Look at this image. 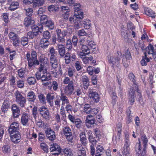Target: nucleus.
I'll return each mask as SVG.
<instances>
[{
    "instance_id": "nucleus-25",
    "label": "nucleus",
    "mask_w": 156,
    "mask_h": 156,
    "mask_svg": "<svg viewBox=\"0 0 156 156\" xmlns=\"http://www.w3.org/2000/svg\"><path fill=\"white\" fill-rule=\"evenodd\" d=\"M82 79L83 83L84 88L85 89H87L89 86V80L88 77L85 75H83L82 77Z\"/></svg>"
},
{
    "instance_id": "nucleus-14",
    "label": "nucleus",
    "mask_w": 156,
    "mask_h": 156,
    "mask_svg": "<svg viewBox=\"0 0 156 156\" xmlns=\"http://www.w3.org/2000/svg\"><path fill=\"white\" fill-rule=\"evenodd\" d=\"M139 143L136 144L135 147V150L136 152L139 154V156L142 155L144 156L146 153V151L144 148L142 151V148L141 147L140 141V139H138Z\"/></svg>"
},
{
    "instance_id": "nucleus-57",
    "label": "nucleus",
    "mask_w": 156,
    "mask_h": 156,
    "mask_svg": "<svg viewBox=\"0 0 156 156\" xmlns=\"http://www.w3.org/2000/svg\"><path fill=\"white\" fill-rule=\"evenodd\" d=\"M68 76L70 77H72L73 75V73L74 72V69L71 68H69L67 70Z\"/></svg>"
},
{
    "instance_id": "nucleus-60",
    "label": "nucleus",
    "mask_w": 156,
    "mask_h": 156,
    "mask_svg": "<svg viewBox=\"0 0 156 156\" xmlns=\"http://www.w3.org/2000/svg\"><path fill=\"white\" fill-rule=\"evenodd\" d=\"M43 36L44 37V39L48 40L50 38L51 35L50 33L48 31H46L44 32Z\"/></svg>"
},
{
    "instance_id": "nucleus-49",
    "label": "nucleus",
    "mask_w": 156,
    "mask_h": 156,
    "mask_svg": "<svg viewBox=\"0 0 156 156\" xmlns=\"http://www.w3.org/2000/svg\"><path fill=\"white\" fill-rule=\"evenodd\" d=\"M50 58L56 57V53L55 52L54 48L52 47L50 49Z\"/></svg>"
},
{
    "instance_id": "nucleus-38",
    "label": "nucleus",
    "mask_w": 156,
    "mask_h": 156,
    "mask_svg": "<svg viewBox=\"0 0 156 156\" xmlns=\"http://www.w3.org/2000/svg\"><path fill=\"white\" fill-rule=\"evenodd\" d=\"M61 100V96H57L55 99L54 102L55 107L57 108H59L60 106V102Z\"/></svg>"
},
{
    "instance_id": "nucleus-52",
    "label": "nucleus",
    "mask_w": 156,
    "mask_h": 156,
    "mask_svg": "<svg viewBox=\"0 0 156 156\" xmlns=\"http://www.w3.org/2000/svg\"><path fill=\"white\" fill-rule=\"evenodd\" d=\"M74 9L75 12L80 10L81 5L79 3H76L74 5Z\"/></svg>"
},
{
    "instance_id": "nucleus-8",
    "label": "nucleus",
    "mask_w": 156,
    "mask_h": 156,
    "mask_svg": "<svg viewBox=\"0 0 156 156\" xmlns=\"http://www.w3.org/2000/svg\"><path fill=\"white\" fill-rule=\"evenodd\" d=\"M39 111L40 114L44 119L47 120L49 119L50 113L47 108L44 106H41L40 108Z\"/></svg>"
},
{
    "instance_id": "nucleus-9",
    "label": "nucleus",
    "mask_w": 156,
    "mask_h": 156,
    "mask_svg": "<svg viewBox=\"0 0 156 156\" xmlns=\"http://www.w3.org/2000/svg\"><path fill=\"white\" fill-rule=\"evenodd\" d=\"M50 150L53 155H58L61 152V149L57 144L53 143L50 145Z\"/></svg>"
},
{
    "instance_id": "nucleus-15",
    "label": "nucleus",
    "mask_w": 156,
    "mask_h": 156,
    "mask_svg": "<svg viewBox=\"0 0 156 156\" xmlns=\"http://www.w3.org/2000/svg\"><path fill=\"white\" fill-rule=\"evenodd\" d=\"M10 134L11 140L12 142L17 143L20 142L21 136L18 132Z\"/></svg>"
},
{
    "instance_id": "nucleus-20",
    "label": "nucleus",
    "mask_w": 156,
    "mask_h": 156,
    "mask_svg": "<svg viewBox=\"0 0 156 156\" xmlns=\"http://www.w3.org/2000/svg\"><path fill=\"white\" fill-rule=\"evenodd\" d=\"M144 10L145 13L147 16L152 18H155L156 16L155 13L151 9L145 7Z\"/></svg>"
},
{
    "instance_id": "nucleus-4",
    "label": "nucleus",
    "mask_w": 156,
    "mask_h": 156,
    "mask_svg": "<svg viewBox=\"0 0 156 156\" xmlns=\"http://www.w3.org/2000/svg\"><path fill=\"white\" fill-rule=\"evenodd\" d=\"M40 61L41 64L40 65V66L38 68V71L36 74L37 79V74L39 73L40 76H41L42 73L47 71V67L48 66V59L47 57H45L44 55H42L41 56Z\"/></svg>"
},
{
    "instance_id": "nucleus-62",
    "label": "nucleus",
    "mask_w": 156,
    "mask_h": 156,
    "mask_svg": "<svg viewBox=\"0 0 156 156\" xmlns=\"http://www.w3.org/2000/svg\"><path fill=\"white\" fill-rule=\"evenodd\" d=\"M87 43L89 46L92 48L94 49L96 48V44L95 42L92 41H87Z\"/></svg>"
},
{
    "instance_id": "nucleus-56",
    "label": "nucleus",
    "mask_w": 156,
    "mask_h": 156,
    "mask_svg": "<svg viewBox=\"0 0 156 156\" xmlns=\"http://www.w3.org/2000/svg\"><path fill=\"white\" fill-rule=\"evenodd\" d=\"M78 34L80 36H86L87 35V33L84 29H82L79 30Z\"/></svg>"
},
{
    "instance_id": "nucleus-47",
    "label": "nucleus",
    "mask_w": 156,
    "mask_h": 156,
    "mask_svg": "<svg viewBox=\"0 0 156 156\" xmlns=\"http://www.w3.org/2000/svg\"><path fill=\"white\" fill-rule=\"evenodd\" d=\"M141 141L143 142L144 144V147L145 148L146 146L147 143L148 142V140L145 135H143L141 138Z\"/></svg>"
},
{
    "instance_id": "nucleus-7",
    "label": "nucleus",
    "mask_w": 156,
    "mask_h": 156,
    "mask_svg": "<svg viewBox=\"0 0 156 156\" xmlns=\"http://www.w3.org/2000/svg\"><path fill=\"white\" fill-rule=\"evenodd\" d=\"M74 82L73 80H70L68 85L66 86L63 89L64 94L66 95H70L73 93L74 89Z\"/></svg>"
},
{
    "instance_id": "nucleus-17",
    "label": "nucleus",
    "mask_w": 156,
    "mask_h": 156,
    "mask_svg": "<svg viewBox=\"0 0 156 156\" xmlns=\"http://www.w3.org/2000/svg\"><path fill=\"white\" fill-rule=\"evenodd\" d=\"M12 110L14 118H17L19 116L20 114V110L16 105L14 104L12 106Z\"/></svg>"
},
{
    "instance_id": "nucleus-59",
    "label": "nucleus",
    "mask_w": 156,
    "mask_h": 156,
    "mask_svg": "<svg viewBox=\"0 0 156 156\" xmlns=\"http://www.w3.org/2000/svg\"><path fill=\"white\" fill-rule=\"evenodd\" d=\"M76 127L78 128H79L82 124V122L80 119H76L73 122Z\"/></svg>"
},
{
    "instance_id": "nucleus-55",
    "label": "nucleus",
    "mask_w": 156,
    "mask_h": 156,
    "mask_svg": "<svg viewBox=\"0 0 156 156\" xmlns=\"http://www.w3.org/2000/svg\"><path fill=\"white\" fill-rule=\"evenodd\" d=\"M28 40L27 37L22 38L21 41V43L23 46H25L28 44Z\"/></svg>"
},
{
    "instance_id": "nucleus-37",
    "label": "nucleus",
    "mask_w": 156,
    "mask_h": 156,
    "mask_svg": "<svg viewBox=\"0 0 156 156\" xmlns=\"http://www.w3.org/2000/svg\"><path fill=\"white\" fill-rule=\"evenodd\" d=\"M44 24L50 29H53L54 27V23L51 20H47Z\"/></svg>"
},
{
    "instance_id": "nucleus-61",
    "label": "nucleus",
    "mask_w": 156,
    "mask_h": 156,
    "mask_svg": "<svg viewBox=\"0 0 156 156\" xmlns=\"http://www.w3.org/2000/svg\"><path fill=\"white\" fill-rule=\"evenodd\" d=\"M2 150L4 153H7L10 151V148L8 145H5L2 148Z\"/></svg>"
},
{
    "instance_id": "nucleus-33",
    "label": "nucleus",
    "mask_w": 156,
    "mask_h": 156,
    "mask_svg": "<svg viewBox=\"0 0 156 156\" xmlns=\"http://www.w3.org/2000/svg\"><path fill=\"white\" fill-rule=\"evenodd\" d=\"M134 91L133 89H131L129 92V102L131 105L133 104L134 102Z\"/></svg>"
},
{
    "instance_id": "nucleus-16",
    "label": "nucleus",
    "mask_w": 156,
    "mask_h": 156,
    "mask_svg": "<svg viewBox=\"0 0 156 156\" xmlns=\"http://www.w3.org/2000/svg\"><path fill=\"white\" fill-rule=\"evenodd\" d=\"M88 96L90 98H91L94 101L98 102L100 99L99 95L97 92L94 91H90L89 93Z\"/></svg>"
},
{
    "instance_id": "nucleus-40",
    "label": "nucleus",
    "mask_w": 156,
    "mask_h": 156,
    "mask_svg": "<svg viewBox=\"0 0 156 156\" xmlns=\"http://www.w3.org/2000/svg\"><path fill=\"white\" fill-rule=\"evenodd\" d=\"M91 111V108L90 105L89 104H85L83 107V112L85 113L86 114H89L90 113Z\"/></svg>"
},
{
    "instance_id": "nucleus-12",
    "label": "nucleus",
    "mask_w": 156,
    "mask_h": 156,
    "mask_svg": "<svg viewBox=\"0 0 156 156\" xmlns=\"http://www.w3.org/2000/svg\"><path fill=\"white\" fill-rule=\"evenodd\" d=\"M45 133L47 138L50 141H53L56 139L55 132L51 128H48L45 130Z\"/></svg>"
},
{
    "instance_id": "nucleus-46",
    "label": "nucleus",
    "mask_w": 156,
    "mask_h": 156,
    "mask_svg": "<svg viewBox=\"0 0 156 156\" xmlns=\"http://www.w3.org/2000/svg\"><path fill=\"white\" fill-rule=\"evenodd\" d=\"M27 80L28 83L30 85H34L36 81L35 78L33 77L28 78Z\"/></svg>"
},
{
    "instance_id": "nucleus-50",
    "label": "nucleus",
    "mask_w": 156,
    "mask_h": 156,
    "mask_svg": "<svg viewBox=\"0 0 156 156\" xmlns=\"http://www.w3.org/2000/svg\"><path fill=\"white\" fill-rule=\"evenodd\" d=\"M70 55L69 53H67L65 56L66 63L67 64L69 63L70 62Z\"/></svg>"
},
{
    "instance_id": "nucleus-31",
    "label": "nucleus",
    "mask_w": 156,
    "mask_h": 156,
    "mask_svg": "<svg viewBox=\"0 0 156 156\" xmlns=\"http://www.w3.org/2000/svg\"><path fill=\"white\" fill-rule=\"evenodd\" d=\"M63 94L62 93L61 95V101H62L61 106H64L65 105H66L69 103V101L67 98L66 96L63 95Z\"/></svg>"
},
{
    "instance_id": "nucleus-18",
    "label": "nucleus",
    "mask_w": 156,
    "mask_h": 156,
    "mask_svg": "<svg viewBox=\"0 0 156 156\" xmlns=\"http://www.w3.org/2000/svg\"><path fill=\"white\" fill-rule=\"evenodd\" d=\"M82 57H80L82 60L85 64H93L96 61L95 60H93V57L91 56L89 57H85V56H83Z\"/></svg>"
},
{
    "instance_id": "nucleus-39",
    "label": "nucleus",
    "mask_w": 156,
    "mask_h": 156,
    "mask_svg": "<svg viewBox=\"0 0 156 156\" xmlns=\"http://www.w3.org/2000/svg\"><path fill=\"white\" fill-rule=\"evenodd\" d=\"M19 6V4L17 2H14L11 3L9 8L11 11H14L18 8Z\"/></svg>"
},
{
    "instance_id": "nucleus-11",
    "label": "nucleus",
    "mask_w": 156,
    "mask_h": 156,
    "mask_svg": "<svg viewBox=\"0 0 156 156\" xmlns=\"http://www.w3.org/2000/svg\"><path fill=\"white\" fill-rule=\"evenodd\" d=\"M40 74L39 73L37 74V79L38 80H40L42 82L48 81L50 79V74L47 72V71L43 73L41 77Z\"/></svg>"
},
{
    "instance_id": "nucleus-26",
    "label": "nucleus",
    "mask_w": 156,
    "mask_h": 156,
    "mask_svg": "<svg viewBox=\"0 0 156 156\" xmlns=\"http://www.w3.org/2000/svg\"><path fill=\"white\" fill-rule=\"evenodd\" d=\"M66 35V32L65 30L62 31V33L61 35L57 36V41L61 43H63L65 42V39L64 37Z\"/></svg>"
},
{
    "instance_id": "nucleus-58",
    "label": "nucleus",
    "mask_w": 156,
    "mask_h": 156,
    "mask_svg": "<svg viewBox=\"0 0 156 156\" xmlns=\"http://www.w3.org/2000/svg\"><path fill=\"white\" fill-rule=\"evenodd\" d=\"M48 20L47 16L46 15H42L41 17V23L43 24H44Z\"/></svg>"
},
{
    "instance_id": "nucleus-1",
    "label": "nucleus",
    "mask_w": 156,
    "mask_h": 156,
    "mask_svg": "<svg viewBox=\"0 0 156 156\" xmlns=\"http://www.w3.org/2000/svg\"><path fill=\"white\" fill-rule=\"evenodd\" d=\"M146 51L144 52V56H143L140 61L142 66L147 65V63L150 61V59H156V45L154 47L150 44L146 49Z\"/></svg>"
},
{
    "instance_id": "nucleus-45",
    "label": "nucleus",
    "mask_w": 156,
    "mask_h": 156,
    "mask_svg": "<svg viewBox=\"0 0 156 156\" xmlns=\"http://www.w3.org/2000/svg\"><path fill=\"white\" fill-rule=\"evenodd\" d=\"M3 20L5 22V25H6L9 21V15L7 13L2 14Z\"/></svg>"
},
{
    "instance_id": "nucleus-41",
    "label": "nucleus",
    "mask_w": 156,
    "mask_h": 156,
    "mask_svg": "<svg viewBox=\"0 0 156 156\" xmlns=\"http://www.w3.org/2000/svg\"><path fill=\"white\" fill-rule=\"evenodd\" d=\"M83 22V25H84V27L86 29H88L90 26L91 23L90 20L88 19H86Z\"/></svg>"
},
{
    "instance_id": "nucleus-42",
    "label": "nucleus",
    "mask_w": 156,
    "mask_h": 156,
    "mask_svg": "<svg viewBox=\"0 0 156 156\" xmlns=\"http://www.w3.org/2000/svg\"><path fill=\"white\" fill-rule=\"evenodd\" d=\"M64 134L65 136L72 133L71 130L69 127H65L63 129Z\"/></svg>"
},
{
    "instance_id": "nucleus-13",
    "label": "nucleus",
    "mask_w": 156,
    "mask_h": 156,
    "mask_svg": "<svg viewBox=\"0 0 156 156\" xmlns=\"http://www.w3.org/2000/svg\"><path fill=\"white\" fill-rule=\"evenodd\" d=\"M19 124L17 122H14L11 124L9 129V133L10 134H13L18 132L19 129Z\"/></svg>"
},
{
    "instance_id": "nucleus-2",
    "label": "nucleus",
    "mask_w": 156,
    "mask_h": 156,
    "mask_svg": "<svg viewBox=\"0 0 156 156\" xmlns=\"http://www.w3.org/2000/svg\"><path fill=\"white\" fill-rule=\"evenodd\" d=\"M83 18V13L81 10L75 12L73 17L69 18V20L74 24V26L77 29L80 27L81 25L82 21L80 20L82 19Z\"/></svg>"
},
{
    "instance_id": "nucleus-3",
    "label": "nucleus",
    "mask_w": 156,
    "mask_h": 156,
    "mask_svg": "<svg viewBox=\"0 0 156 156\" xmlns=\"http://www.w3.org/2000/svg\"><path fill=\"white\" fill-rule=\"evenodd\" d=\"M26 57L28 62V66L30 67H31L34 65H38L39 64V61L37 60V53L34 51H32L31 56L30 54L27 52Z\"/></svg>"
},
{
    "instance_id": "nucleus-6",
    "label": "nucleus",
    "mask_w": 156,
    "mask_h": 156,
    "mask_svg": "<svg viewBox=\"0 0 156 156\" xmlns=\"http://www.w3.org/2000/svg\"><path fill=\"white\" fill-rule=\"evenodd\" d=\"M14 95L16 102L21 107H24L26 102V99L18 91L15 92Z\"/></svg>"
},
{
    "instance_id": "nucleus-23",
    "label": "nucleus",
    "mask_w": 156,
    "mask_h": 156,
    "mask_svg": "<svg viewBox=\"0 0 156 156\" xmlns=\"http://www.w3.org/2000/svg\"><path fill=\"white\" fill-rule=\"evenodd\" d=\"M34 22V21L30 17H25L24 19V24L26 27H28L33 25Z\"/></svg>"
},
{
    "instance_id": "nucleus-30",
    "label": "nucleus",
    "mask_w": 156,
    "mask_h": 156,
    "mask_svg": "<svg viewBox=\"0 0 156 156\" xmlns=\"http://www.w3.org/2000/svg\"><path fill=\"white\" fill-rule=\"evenodd\" d=\"M122 124L121 123H119L117 126L118 130V133L117 135L118 136V137H116V140L119 141L120 140V137L121 133L122 132Z\"/></svg>"
},
{
    "instance_id": "nucleus-24",
    "label": "nucleus",
    "mask_w": 156,
    "mask_h": 156,
    "mask_svg": "<svg viewBox=\"0 0 156 156\" xmlns=\"http://www.w3.org/2000/svg\"><path fill=\"white\" fill-rule=\"evenodd\" d=\"M49 44V43L47 39L42 38L40 41V46L42 48H46Z\"/></svg>"
},
{
    "instance_id": "nucleus-5",
    "label": "nucleus",
    "mask_w": 156,
    "mask_h": 156,
    "mask_svg": "<svg viewBox=\"0 0 156 156\" xmlns=\"http://www.w3.org/2000/svg\"><path fill=\"white\" fill-rule=\"evenodd\" d=\"M122 57V55L120 52L118 51L114 56H108V60L113 65L117 66L119 63L121 58Z\"/></svg>"
},
{
    "instance_id": "nucleus-51",
    "label": "nucleus",
    "mask_w": 156,
    "mask_h": 156,
    "mask_svg": "<svg viewBox=\"0 0 156 156\" xmlns=\"http://www.w3.org/2000/svg\"><path fill=\"white\" fill-rule=\"evenodd\" d=\"M48 10L50 12H54L58 10V7H55L53 5H51L49 6L48 8Z\"/></svg>"
},
{
    "instance_id": "nucleus-53",
    "label": "nucleus",
    "mask_w": 156,
    "mask_h": 156,
    "mask_svg": "<svg viewBox=\"0 0 156 156\" xmlns=\"http://www.w3.org/2000/svg\"><path fill=\"white\" fill-rule=\"evenodd\" d=\"M39 100L40 102L43 104L45 103V98L44 94H42L38 96Z\"/></svg>"
},
{
    "instance_id": "nucleus-54",
    "label": "nucleus",
    "mask_w": 156,
    "mask_h": 156,
    "mask_svg": "<svg viewBox=\"0 0 156 156\" xmlns=\"http://www.w3.org/2000/svg\"><path fill=\"white\" fill-rule=\"evenodd\" d=\"M51 85L53 89L55 91L58 88V83L56 81H53L52 82Z\"/></svg>"
},
{
    "instance_id": "nucleus-32",
    "label": "nucleus",
    "mask_w": 156,
    "mask_h": 156,
    "mask_svg": "<svg viewBox=\"0 0 156 156\" xmlns=\"http://www.w3.org/2000/svg\"><path fill=\"white\" fill-rule=\"evenodd\" d=\"M58 52L60 55L62 57H63L65 55L66 51L65 47L63 45L59 44L58 45Z\"/></svg>"
},
{
    "instance_id": "nucleus-27",
    "label": "nucleus",
    "mask_w": 156,
    "mask_h": 156,
    "mask_svg": "<svg viewBox=\"0 0 156 156\" xmlns=\"http://www.w3.org/2000/svg\"><path fill=\"white\" fill-rule=\"evenodd\" d=\"M63 152L65 156H73V154L72 150L69 147L64 148Z\"/></svg>"
},
{
    "instance_id": "nucleus-22",
    "label": "nucleus",
    "mask_w": 156,
    "mask_h": 156,
    "mask_svg": "<svg viewBox=\"0 0 156 156\" xmlns=\"http://www.w3.org/2000/svg\"><path fill=\"white\" fill-rule=\"evenodd\" d=\"M9 100L7 99L5 100L1 108L2 111L4 112L7 111L9 108Z\"/></svg>"
},
{
    "instance_id": "nucleus-21",
    "label": "nucleus",
    "mask_w": 156,
    "mask_h": 156,
    "mask_svg": "<svg viewBox=\"0 0 156 156\" xmlns=\"http://www.w3.org/2000/svg\"><path fill=\"white\" fill-rule=\"evenodd\" d=\"M29 119V117L28 114L25 113H23L21 118V121L22 124L24 126L27 125L28 123Z\"/></svg>"
},
{
    "instance_id": "nucleus-10",
    "label": "nucleus",
    "mask_w": 156,
    "mask_h": 156,
    "mask_svg": "<svg viewBox=\"0 0 156 156\" xmlns=\"http://www.w3.org/2000/svg\"><path fill=\"white\" fill-rule=\"evenodd\" d=\"M8 36L9 39L12 41L13 45L15 46H17L20 42L17 35L14 32H10Z\"/></svg>"
},
{
    "instance_id": "nucleus-43",
    "label": "nucleus",
    "mask_w": 156,
    "mask_h": 156,
    "mask_svg": "<svg viewBox=\"0 0 156 156\" xmlns=\"http://www.w3.org/2000/svg\"><path fill=\"white\" fill-rule=\"evenodd\" d=\"M40 147L43 151L46 153L48 151V145L44 143H41L40 144Z\"/></svg>"
},
{
    "instance_id": "nucleus-64",
    "label": "nucleus",
    "mask_w": 156,
    "mask_h": 156,
    "mask_svg": "<svg viewBox=\"0 0 156 156\" xmlns=\"http://www.w3.org/2000/svg\"><path fill=\"white\" fill-rule=\"evenodd\" d=\"M45 139V136L44 134L40 132L38 135V140L40 141H42Z\"/></svg>"
},
{
    "instance_id": "nucleus-34",
    "label": "nucleus",
    "mask_w": 156,
    "mask_h": 156,
    "mask_svg": "<svg viewBox=\"0 0 156 156\" xmlns=\"http://www.w3.org/2000/svg\"><path fill=\"white\" fill-rule=\"evenodd\" d=\"M129 147H123L122 153L123 156H129L130 155Z\"/></svg>"
},
{
    "instance_id": "nucleus-63",
    "label": "nucleus",
    "mask_w": 156,
    "mask_h": 156,
    "mask_svg": "<svg viewBox=\"0 0 156 156\" xmlns=\"http://www.w3.org/2000/svg\"><path fill=\"white\" fill-rule=\"evenodd\" d=\"M124 55V58H126V59H127V60H130L131 59L132 57L130 53L128 51H127L126 52H125Z\"/></svg>"
},
{
    "instance_id": "nucleus-29",
    "label": "nucleus",
    "mask_w": 156,
    "mask_h": 156,
    "mask_svg": "<svg viewBox=\"0 0 156 156\" xmlns=\"http://www.w3.org/2000/svg\"><path fill=\"white\" fill-rule=\"evenodd\" d=\"M28 99L29 101L33 102L36 99L35 94L33 91H30L27 94Z\"/></svg>"
},
{
    "instance_id": "nucleus-44",
    "label": "nucleus",
    "mask_w": 156,
    "mask_h": 156,
    "mask_svg": "<svg viewBox=\"0 0 156 156\" xmlns=\"http://www.w3.org/2000/svg\"><path fill=\"white\" fill-rule=\"evenodd\" d=\"M25 10L26 11V15L29 16V17H30L33 14V11L32 8H29L27 9H25Z\"/></svg>"
},
{
    "instance_id": "nucleus-19",
    "label": "nucleus",
    "mask_w": 156,
    "mask_h": 156,
    "mask_svg": "<svg viewBox=\"0 0 156 156\" xmlns=\"http://www.w3.org/2000/svg\"><path fill=\"white\" fill-rule=\"evenodd\" d=\"M89 49L86 45H82L81 48V51L79 54L80 57H82L83 56H85L89 53Z\"/></svg>"
},
{
    "instance_id": "nucleus-35",
    "label": "nucleus",
    "mask_w": 156,
    "mask_h": 156,
    "mask_svg": "<svg viewBox=\"0 0 156 156\" xmlns=\"http://www.w3.org/2000/svg\"><path fill=\"white\" fill-rule=\"evenodd\" d=\"M80 140L81 142L83 145H86L87 144V139L85 133L84 132H82L80 134Z\"/></svg>"
},
{
    "instance_id": "nucleus-48",
    "label": "nucleus",
    "mask_w": 156,
    "mask_h": 156,
    "mask_svg": "<svg viewBox=\"0 0 156 156\" xmlns=\"http://www.w3.org/2000/svg\"><path fill=\"white\" fill-rule=\"evenodd\" d=\"M78 156H86L85 151L84 148H82V149H79L77 151Z\"/></svg>"
},
{
    "instance_id": "nucleus-28",
    "label": "nucleus",
    "mask_w": 156,
    "mask_h": 156,
    "mask_svg": "<svg viewBox=\"0 0 156 156\" xmlns=\"http://www.w3.org/2000/svg\"><path fill=\"white\" fill-rule=\"evenodd\" d=\"M33 31L35 35H36L38 32L42 33V31L43 27L42 26H40L39 27L36 25H34L32 27Z\"/></svg>"
},
{
    "instance_id": "nucleus-36",
    "label": "nucleus",
    "mask_w": 156,
    "mask_h": 156,
    "mask_svg": "<svg viewBox=\"0 0 156 156\" xmlns=\"http://www.w3.org/2000/svg\"><path fill=\"white\" fill-rule=\"evenodd\" d=\"M50 64L51 67L54 69L58 67V62L56 57L50 58Z\"/></svg>"
}]
</instances>
